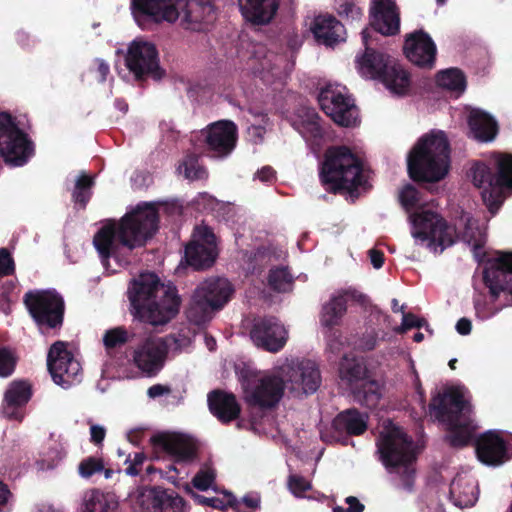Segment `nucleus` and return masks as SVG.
Returning a JSON list of instances; mask_svg holds the SVG:
<instances>
[{
	"instance_id": "1",
	"label": "nucleus",
	"mask_w": 512,
	"mask_h": 512,
	"mask_svg": "<svg viewBox=\"0 0 512 512\" xmlns=\"http://www.w3.org/2000/svg\"><path fill=\"white\" fill-rule=\"evenodd\" d=\"M158 228V213L154 204H139L119 222L108 221L95 234L93 243L103 261L114 258L120 265L128 263L126 256L143 246Z\"/></svg>"
},
{
	"instance_id": "2",
	"label": "nucleus",
	"mask_w": 512,
	"mask_h": 512,
	"mask_svg": "<svg viewBox=\"0 0 512 512\" xmlns=\"http://www.w3.org/2000/svg\"><path fill=\"white\" fill-rule=\"evenodd\" d=\"M411 235L416 245L426 247L433 253H442L451 246L456 237L473 248L475 256L486 241V228L479 221L463 215L459 225L463 230L456 235L455 229L448 226L437 213L422 211L411 216Z\"/></svg>"
},
{
	"instance_id": "3",
	"label": "nucleus",
	"mask_w": 512,
	"mask_h": 512,
	"mask_svg": "<svg viewBox=\"0 0 512 512\" xmlns=\"http://www.w3.org/2000/svg\"><path fill=\"white\" fill-rule=\"evenodd\" d=\"M128 296L134 315L154 326L166 324L179 311L176 288L161 283L154 273H142L134 279Z\"/></svg>"
},
{
	"instance_id": "4",
	"label": "nucleus",
	"mask_w": 512,
	"mask_h": 512,
	"mask_svg": "<svg viewBox=\"0 0 512 512\" xmlns=\"http://www.w3.org/2000/svg\"><path fill=\"white\" fill-rule=\"evenodd\" d=\"M131 11L138 23L145 18L170 23L180 18L181 26L194 31L215 19L210 0H132Z\"/></svg>"
},
{
	"instance_id": "5",
	"label": "nucleus",
	"mask_w": 512,
	"mask_h": 512,
	"mask_svg": "<svg viewBox=\"0 0 512 512\" xmlns=\"http://www.w3.org/2000/svg\"><path fill=\"white\" fill-rule=\"evenodd\" d=\"M408 172L414 180L436 182L450 166L449 144L442 131H431L419 139L407 158Z\"/></svg>"
},
{
	"instance_id": "6",
	"label": "nucleus",
	"mask_w": 512,
	"mask_h": 512,
	"mask_svg": "<svg viewBox=\"0 0 512 512\" xmlns=\"http://www.w3.org/2000/svg\"><path fill=\"white\" fill-rule=\"evenodd\" d=\"M429 407L433 415L447 425L451 445L461 447L470 441L476 426L470 417L471 406L462 389H447L433 397Z\"/></svg>"
},
{
	"instance_id": "7",
	"label": "nucleus",
	"mask_w": 512,
	"mask_h": 512,
	"mask_svg": "<svg viewBox=\"0 0 512 512\" xmlns=\"http://www.w3.org/2000/svg\"><path fill=\"white\" fill-rule=\"evenodd\" d=\"M380 459L390 472L399 474L403 484L411 487V479L415 474L414 464L417 450L412 439L402 428L389 423L384 426L377 440Z\"/></svg>"
},
{
	"instance_id": "8",
	"label": "nucleus",
	"mask_w": 512,
	"mask_h": 512,
	"mask_svg": "<svg viewBox=\"0 0 512 512\" xmlns=\"http://www.w3.org/2000/svg\"><path fill=\"white\" fill-rule=\"evenodd\" d=\"M368 38L369 30L364 29L362 40L365 53L356 60L359 73L369 79L380 78L392 93L404 95L410 86L409 74L395 59L371 49Z\"/></svg>"
},
{
	"instance_id": "9",
	"label": "nucleus",
	"mask_w": 512,
	"mask_h": 512,
	"mask_svg": "<svg viewBox=\"0 0 512 512\" xmlns=\"http://www.w3.org/2000/svg\"><path fill=\"white\" fill-rule=\"evenodd\" d=\"M323 183L331 189L352 191L364 186L366 176L359 160L346 147L332 148L327 151L321 170Z\"/></svg>"
},
{
	"instance_id": "10",
	"label": "nucleus",
	"mask_w": 512,
	"mask_h": 512,
	"mask_svg": "<svg viewBox=\"0 0 512 512\" xmlns=\"http://www.w3.org/2000/svg\"><path fill=\"white\" fill-rule=\"evenodd\" d=\"M189 344L184 336H150L131 347L129 360L144 376L154 377L164 367L169 348L181 351Z\"/></svg>"
},
{
	"instance_id": "11",
	"label": "nucleus",
	"mask_w": 512,
	"mask_h": 512,
	"mask_svg": "<svg viewBox=\"0 0 512 512\" xmlns=\"http://www.w3.org/2000/svg\"><path fill=\"white\" fill-rule=\"evenodd\" d=\"M495 163L497 175H493L485 164H476L471 169L473 183L483 189L482 198L492 213L502 203L501 190L512 189V155L498 154Z\"/></svg>"
},
{
	"instance_id": "12",
	"label": "nucleus",
	"mask_w": 512,
	"mask_h": 512,
	"mask_svg": "<svg viewBox=\"0 0 512 512\" xmlns=\"http://www.w3.org/2000/svg\"><path fill=\"white\" fill-rule=\"evenodd\" d=\"M233 293L231 283L225 278H210L195 290L187 310L188 319L201 325L212 318L214 311L221 309Z\"/></svg>"
},
{
	"instance_id": "13",
	"label": "nucleus",
	"mask_w": 512,
	"mask_h": 512,
	"mask_svg": "<svg viewBox=\"0 0 512 512\" xmlns=\"http://www.w3.org/2000/svg\"><path fill=\"white\" fill-rule=\"evenodd\" d=\"M284 376L279 366L272 371L246 379L243 383L245 399L261 408H272L282 398L285 389Z\"/></svg>"
},
{
	"instance_id": "14",
	"label": "nucleus",
	"mask_w": 512,
	"mask_h": 512,
	"mask_svg": "<svg viewBox=\"0 0 512 512\" xmlns=\"http://www.w3.org/2000/svg\"><path fill=\"white\" fill-rule=\"evenodd\" d=\"M33 153V148L12 116L0 113V154L4 161L12 166H22Z\"/></svg>"
},
{
	"instance_id": "15",
	"label": "nucleus",
	"mask_w": 512,
	"mask_h": 512,
	"mask_svg": "<svg viewBox=\"0 0 512 512\" xmlns=\"http://www.w3.org/2000/svg\"><path fill=\"white\" fill-rule=\"evenodd\" d=\"M24 303L39 327L56 328L62 324L64 301L55 291H29Z\"/></svg>"
},
{
	"instance_id": "16",
	"label": "nucleus",
	"mask_w": 512,
	"mask_h": 512,
	"mask_svg": "<svg viewBox=\"0 0 512 512\" xmlns=\"http://www.w3.org/2000/svg\"><path fill=\"white\" fill-rule=\"evenodd\" d=\"M318 101L325 114L338 125L349 127L356 124L358 111L344 86L326 85L321 89Z\"/></svg>"
},
{
	"instance_id": "17",
	"label": "nucleus",
	"mask_w": 512,
	"mask_h": 512,
	"mask_svg": "<svg viewBox=\"0 0 512 512\" xmlns=\"http://www.w3.org/2000/svg\"><path fill=\"white\" fill-rule=\"evenodd\" d=\"M279 373L284 376L289 390L295 394L314 393L321 382L318 366L311 360L286 359L279 365Z\"/></svg>"
},
{
	"instance_id": "18",
	"label": "nucleus",
	"mask_w": 512,
	"mask_h": 512,
	"mask_svg": "<svg viewBox=\"0 0 512 512\" xmlns=\"http://www.w3.org/2000/svg\"><path fill=\"white\" fill-rule=\"evenodd\" d=\"M47 365L56 384L66 388L79 381L80 363L67 350L65 342L57 341L51 346Z\"/></svg>"
},
{
	"instance_id": "19",
	"label": "nucleus",
	"mask_w": 512,
	"mask_h": 512,
	"mask_svg": "<svg viewBox=\"0 0 512 512\" xmlns=\"http://www.w3.org/2000/svg\"><path fill=\"white\" fill-rule=\"evenodd\" d=\"M127 68L137 79L151 76L160 79L163 72L159 68L156 47L147 41L135 40L129 47L125 57Z\"/></svg>"
},
{
	"instance_id": "20",
	"label": "nucleus",
	"mask_w": 512,
	"mask_h": 512,
	"mask_svg": "<svg viewBox=\"0 0 512 512\" xmlns=\"http://www.w3.org/2000/svg\"><path fill=\"white\" fill-rule=\"evenodd\" d=\"M217 257L216 239L213 232L204 225L197 226L192 240L185 248V258L194 269L210 267Z\"/></svg>"
},
{
	"instance_id": "21",
	"label": "nucleus",
	"mask_w": 512,
	"mask_h": 512,
	"mask_svg": "<svg viewBox=\"0 0 512 512\" xmlns=\"http://www.w3.org/2000/svg\"><path fill=\"white\" fill-rule=\"evenodd\" d=\"M199 135L207 151L214 157L223 158L235 147L237 127L232 121L220 120L202 129Z\"/></svg>"
},
{
	"instance_id": "22",
	"label": "nucleus",
	"mask_w": 512,
	"mask_h": 512,
	"mask_svg": "<svg viewBox=\"0 0 512 512\" xmlns=\"http://www.w3.org/2000/svg\"><path fill=\"white\" fill-rule=\"evenodd\" d=\"M250 335L256 346L272 353L280 351L288 339L287 330L275 318H264L256 321Z\"/></svg>"
},
{
	"instance_id": "23",
	"label": "nucleus",
	"mask_w": 512,
	"mask_h": 512,
	"mask_svg": "<svg viewBox=\"0 0 512 512\" xmlns=\"http://www.w3.org/2000/svg\"><path fill=\"white\" fill-rule=\"evenodd\" d=\"M404 52L415 65L431 68L435 62L436 45L427 33L416 31L407 36Z\"/></svg>"
},
{
	"instance_id": "24",
	"label": "nucleus",
	"mask_w": 512,
	"mask_h": 512,
	"mask_svg": "<svg viewBox=\"0 0 512 512\" xmlns=\"http://www.w3.org/2000/svg\"><path fill=\"white\" fill-rule=\"evenodd\" d=\"M370 17L371 25L382 35L390 36L399 32L400 16L393 0H372Z\"/></svg>"
},
{
	"instance_id": "25",
	"label": "nucleus",
	"mask_w": 512,
	"mask_h": 512,
	"mask_svg": "<svg viewBox=\"0 0 512 512\" xmlns=\"http://www.w3.org/2000/svg\"><path fill=\"white\" fill-rule=\"evenodd\" d=\"M476 453L482 463L492 466L500 465L508 459L506 442L495 431H487L478 437Z\"/></svg>"
},
{
	"instance_id": "26",
	"label": "nucleus",
	"mask_w": 512,
	"mask_h": 512,
	"mask_svg": "<svg viewBox=\"0 0 512 512\" xmlns=\"http://www.w3.org/2000/svg\"><path fill=\"white\" fill-rule=\"evenodd\" d=\"M311 31L316 40L326 46H333L345 40L343 24L331 15L315 17L311 25Z\"/></svg>"
},
{
	"instance_id": "27",
	"label": "nucleus",
	"mask_w": 512,
	"mask_h": 512,
	"mask_svg": "<svg viewBox=\"0 0 512 512\" xmlns=\"http://www.w3.org/2000/svg\"><path fill=\"white\" fill-rule=\"evenodd\" d=\"M158 442L177 462H188L195 456L194 442L183 434H164L159 437Z\"/></svg>"
},
{
	"instance_id": "28",
	"label": "nucleus",
	"mask_w": 512,
	"mask_h": 512,
	"mask_svg": "<svg viewBox=\"0 0 512 512\" xmlns=\"http://www.w3.org/2000/svg\"><path fill=\"white\" fill-rule=\"evenodd\" d=\"M209 409L221 422H230L240 413V406L232 394L214 391L208 395Z\"/></svg>"
},
{
	"instance_id": "29",
	"label": "nucleus",
	"mask_w": 512,
	"mask_h": 512,
	"mask_svg": "<svg viewBox=\"0 0 512 512\" xmlns=\"http://www.w3.org/2000/svg\"><path fill=\"white\" fill-rule=\"evenodd\" d=\"M468 124L473 137L481 142L492 141L498 132L494 118L480 109L470 111Z\"/></svg>"
},
{
	"instance_id": "30",
	"label": "nucleus",
	"mask_w": 512,
	"mask_h": 512,
	"mask_svg": "<svg viewBox=\"0 0 512 512\" xmlns=\"http://www.w3.org/2000/svg\"><path fill=\"white\" fill-rule=\"evenodd\" d=\"M450 495L456 506L471 507L478 499L477 484L471 477L458 475L450 485Z\"/></svg>"
},
{
	"instance_id": "31",
	"label": "nucleus",
	"mask_w": 512,
	"mask_h": 512,
	"mask_svg": "<svg viewBox=\"0 0 512 512\" xmlns=\"http://www.w3.org/2000/svg\"><path fill=\"white\" fill-rule=\"evenodd\" d=\"M249 69L255 74L271 73L277 75L278 62L280 59L268 51L265 45L257 43L251 45L249 50Z\"/></svg>"
},
{
	"instance_id": "32",
	"label": "nucleus",
	"mask_w": 512,
	"mask_h": 512,
	"mask_svg": "<svg viewBox=\"0 0 512 512\" xmlns=\"http://www.w3.org/2000/svg\"><path fill=\"white\" fill-rule=\"evenodd\" d=\"M244 2L242 13L245 18L255 24H266L274 17L277 9V0H239Z\"/></svg>"
},
{
	"instance_id": "33",
	"label": "nucleus",
	"mask_w": 512,
	"mask_h": 512,
	"mask_svg": "<svg viewBox=\"0 0 512 512\" xmlns=\"http://www.w3.org/2000/svg\"><path fill=\"white\" fill-rule=\"evenodd\" d=\"M117 506L114 494L92 489L83 494L81 512H114Z\"/></svg>"
},
{
	"instance_id": "34",
	"label": "nucleus",
	"mask_w": 512,
	"mask_h": 512,
	"mask_svg": "<svg viewBox=\"0 0 512 512\" xmlns=\"http://www.w3.org/2000/svg\"><path fill=\"white\" fill-rule=\"evenodd\" d=\"M367 414H362L355 409H349L340 413L333 421V427L344 430L348 434L359 435L367 429Z\"/></svg>"
},
{
	"instance_id": "35",
	"label": "nucleus",
	"mask_w": 512,
	"mask_h": 512,
	"mask_svg": "<svg viewBox=\"0 0 512 512\" xmlns=\"http://www.w3.org/2000/svg\"><path fill=\"white\" fill-rule=\"evenodd\" d=\"M346 311V300L343 294H337L323 305L320 322L321 325L331 328L339 324Z\"/></svg>"
},
{
	"instance_id": "36",
	"label": "nucleus",
	"mask_w": 512,
	"mask_h": 512,
	"mask_svg": "<svg viewBox=\"0 0 512 512\" xmlns=\"http://www.w3.org/2000/svg\"><path fill=\"white\" fill-rule=\"evenodd\" d=\"M160 491V487L143 488L138 490L132 497L134 507L145 512H157Z\"/></svg>"
},
{
	"instance_id": "37",
	"label": "nucleus",
	"mask_w": 512,
	"mask_h": 512,
	"mask_svg": "<svg viewBox=\"0 0 512 512\" xmlns=\"http://www.w3.org/2000/svg\"><path fill=\"white\" fill-rule=\"evenodd\" d=\"M437 83L440 87L450 91L462 93L465 90V78L456 68H450L437 74Z\"/></svg>"
},
{
	"instance_id": "38",
	"label": "nucleus",
	"mask_w": 512,
	"mask_h": 512,
	"mask_svg": "<svg viewBox=\"0 0 512 512\" xmlns=\"http://www.w3.org/2000/svg\"><path fill=\"white\" fill-rule=\"evenodd\" d=\"M366 369L356 359L344 358L340 365V377L350 385L364 378Z\"/></svg>"
},
{
	"instance_id": "39",
	"label": "nucleus",
	"mask_w": 512,
	"mask_h": 512,
	"mask_svg": "<svg viewBox=\"0 0 512 512\" xmlns=\"http://www.w3.org/2000/svg\"><path fill=\"white\" fill-rule=\"evenodd\" d=\"M178 171L183 173L188 180H200L207 177V171L198 162V157L194 154L187 155L178 167Z\"/></svg>"
},
{
	"instance_id": "40",
	"label": "nucleus",
	"mask_w": 512,
	"mask_h": 512,
	"mask_svg": "<svg viewBox=\"0 0 512 512\" xmlns=\"http://www.w3.org/2000/svg\"><path fill=\"white\" fill-rule=\"evenodd\" d=\"M31 397L29 384L23 381L12 382L5 392L4 399L15 405H25Z\"/></svg>"
},
{
	"instance_id": "41",
	"label": "nucleus",
	"mask_w": 512,
	"mask_h": 512,
	"mask_svg": "<svg viewBox=\"0 0 512 512\" xmlns=\"http://www.w3.org/2000/svg\"><path fill=\"white\" fill-rule=\"evenodd\" d=\"M157 512H184V501L175 492L161 488Z\"/></svg>"
},
{
	"instance_id": "42",
	"label": "nucleus",
	"mask_w": 512,
	"mask_h": 512,
	"mask_svg": "<svg viewBox=\"0 0 512 512\" xmlns=\"http://www.w3.org/2000/svg\"><path fill=\"white\" fill-rule=\"evenodd\" d=\"M320 118L314 110L306 111V119L302 121L299 127L300 133L306 139H318L323 135V129L320 125Z\"/></svg>"
},
{
	"instance_id": "43",
	"label": "nucleus",
	"mask_w": 512,
	"mask_h": 512,
	"mask_svg": "<svg viewBox=\"0 0 512 512\" xmlns=\"http://www.w3.org/2000/svg\"><path fill=\"white\" fill-rule=\"evenodd\" d=\"M194 501L200 505L210 506L212 508L224 510L227 506L235 505L237 509H240V504L236 502L235 497L231 493H226L224 498L218 497H205L197 494L192 490H189Z\"/></svg>"
},
{
	"instance_id": "44",
	"label": "nucleus",
	"mask_w": 512,
	"mask_h": 512,
	"mask_svg": "<svg viewBox=\"0 0 512 512\" xmlns=\"http://www.w3.org/2000/svg\"><path fill=\"white\" fill-rule=\"evenodd\" d=\"M269 285L278 292H287L292 287V276L285 268L272 269L268 278Z\"/></svg>"
},
{
	"instance_id": "45",
	"label": "nucleus",
	"mask_w": 512,
	"mask_h": 512,
	"mask_svg": "<svg viewBox=\"0 0 512 512\" xmlns=\"http://www.w3.org/2000/svg\"><path fill=\"white\" fill-rule=\"evenodd\" d=\"M356 397L362 405L372 409L378 404L380 393L377 391L375 383L364 382L361 385V390L357 392Z\"/></svg>"
},
{
	"instance_id": "46",
	"label": "nucleus",
	"mask_w": 512,
	"mask_h": 512,
	"mask_svg": "<svg viewBox=\"0 0 512 512\" xmlns=\"http://www.w3.org/2000/svg\"><path fill=\"white\" fill-rule=\"evenodd\" d=\"M93 179L86 174H82L76 181L75 189L73 191V198L75 202L85 206L91 196V187Z\"/></svg>"
},
{
	"instance_id": "47",
	"label": "nucleus",
	"mask_w": 512,
	"mask_h": 512,
	"mask_svg": "<svg viewBox=\"0 0 512 512\" xmlns=\"http://www.w3.org/2000/svg\"><path fill=\"white\" fill-rule=\"evenodd\" d=\"M216 478L215 470L205 465L203 466L193 477L192 484L198 490H208L209 488H213Z\"/></svg>"
},
{
	"instance_id": "48",
	"label": "nucleus",
	"mask_w": 512,
	"mask_h": 512,
	"mask_svg": "<svg viewBox=\"0 0 512 512\" xmlns=\"http://www.w3.org/2000/svg\"><path fill=\"white\" fill-rule=\"evenodd\" d=\"M129 340V334L123 327H116L105 332L103 343L107 349H112L125 344Z\"/></svg>"
},
{
	"instance_id": "49",
	"label": "nucleus",
	"mask_w": 512,
	"mask_h": 512,
	"mask_svg": "<svg viewBox=\"0 0 512 512\" xmlns=\"http://www.w3.org/2000/svg\"><path fill=\"white\" fill-rule=\"evenodd\" d=\"M104 470V462L98 457H87L83 459L78 465V473L84 478L88 479L94 474Z\"/></svg>"
},
{
	"instance_id": "50",
	"label": "nucleus",
	"mask_w": 512,
	"mask_h": 512,
	"mask_svg": "<svg viewBox=\"0 0 512 512\" xmlns=\"http://www.w3.org/2000/svg\"><path fill=\"white\" fill-rule=\"evenodd\" d=\"M17 356L8 347L0 346V377H9L15 369Z\"/></svg>"
},
{
	"instance_id": "51",
	"label": "nucleus",
	"mask_w": 512,
	"mask_h": 512,
	"mask_svg": "<svg viewBox=\"0 0 512 512\" xmlns=\"http://www.w3.org/2000/svg\"><path fill=\"white\" fill-rule=\"evenodd\" d=\"M402 206L410 211L420 204L421 198L417 189L412 185L405 186L399 195Z\"/></svg>"
},
{
	"instance_id": "52",
	"label": "nucleus",
	"mask_w": 512,
	"mask_h": 512,
	"mask_svg": "<svg viewBox=\"0 0 512 512\" xmlns=\"http://www.w3.org/2000/svg\"><path fill=\"white\" fill-rule=\"evenodd\" d=\"M288 488L294 496L303 497L311 489V484L304 477L293 474L288 478Z\"/></svg>"
},
{
	"instance_id": "53",
	"label": "nucleus",
	"mask_w": 512,
	"mask_h": 512,
	"mask_svg": "<svg viewBox=\"0 0 512 512\" xmlns=\"http://www.w3.org/2000/svg\"><path fill=\"white\" fill-rule=\"evenodd\" d=\"M338 11L341 16L351 19L352 21L360 19L363 15L361 8L351 2L342 3Z\"/></svg>"
},
{
	"instance_id": "54",
	"label": "nucleus",
	"mask_w": 512,
	"mask_h": 512,
	"mask_svg": "<svg viewBox=\"0 0 512 512\" xmlns=\"http://www.w3.org/2000/svg\"><path fill=\"white\" fill-rule=\"evenodd\" d=\"M21 405H15L14 403H9V401L3 400L2 404V414L4 417L21 421L23 419V413L21 411Z\"/></svg>"
},
{
	"instance_id": "55",
	"label": "nucleus",
	"mask_w": 512,
	"mask_h": 512,
	"mask_svg": "<svg viewBox=\"0 0 512 512\" xmlns=\"http://www.w3.org/2000/svg\"><path fill=\"white\" fill-rule=\"evenodd\" d=\"M14 272V261L7 249H0V277Z\"/></svg>"
},
{
	"instance_id": "56",
	"label": "nucleus",
	"mask_w": 512,
	"mask_h": 512,
	"mask_svg": "<svg viewBox=\"0 0 512 512\" xmlns=\"http://www.w3.org/2000/svg\"><path fill=\"white\" fill-rule=\"evenodd\" d=\"M52 457H49V459L42 458L40 459L37 464L41 470H49L55 468L59 462L64 458L65 454L61 451H51Z\"/></svg>"
},
{
	"instance_id": "57",
	"label": "nucleus",
	"mask_w": 512,
	"mask_h": 512,
	"mask_svg": "<svg viewBox=\"0 0 512 512\" xmlns=\"http://www.w3.org/2000/svg\"><path fill=\"white\" fill-rule=\"evenodd\" d=\"M424 323L423 319L417 318L415 315L411 313H404L402 317V330H407L410 328H420Z\"/></svg>"
},
{
	"instance_id": "58",
	"label": "nucleus",
	"mask_w": 512,
	"mask_h": 512,
	"mask_svg": "<svg viewBox=\"0 0 512 512\" xmlns=\"http://www.w3.org/2000/svg\"><path fill=\"white\" fill-rule=\"evenodd\" d=\"M106 435V429L97 424H93L90 426V439L96 445H99L103 442Z\"/></svg>"
},
{
	"instance_id": "59",
	"label": "nucleus",
	"mask_w": 512,
	"mask_h": 512,
	"mask_svg": "<svg viewBox=\"0 0 512 512\" xmlns=\"http://www.w3.org/2000/svg\"><path fill=\"white\" fill-rule=\"evenodd\" d=\"M171 393V388L162 384H155L148 388L147 395L151 399L168 395Z\"/></svg>"
},
{
	"instance_id": "60",
	"label": "nucleus",
	"mask_w": 512,
	"mask_h": 512,
	"mask_svg": "<svg viewBox=\"0 0 512 512\" xmlns=\"http://www.w3.org/2000/svg\"><path fill=\"white\" fill-rule=\"evenodd\" d=\"M369 257L371 264L375 269H380L384 263V255L381 251L376 249L369 250Z\"/></svg>"
},
{
	"instance_id": "61",
	"label": "nucleus",
	"mask_w": 512,
	"mask_h": 512,
	"mask_svg": "<svg viewBox=\"0 0 512 512\" xmlns=\"http://www.w3.org/2000/svg\"><path fill=\"white\" fill-rule=\"evenodd\" d=\"M345 502L348 505L346 512H362L364 510V505L354 496H348Z\"/></svg>"
},
{
	"instance_id": "62",
	"label": "nucleus",
	"mask_w": 512,
	"mask_h": 512,
	"mask_svg": "<svg viewBox=\"0 0 512 512\" xmlns=\"http://www.w3.org/2000/svg\"><path fill=\"white\" fill-rule=\"evenodd\" d=\"M256 177L262 182H269L275 177V171L270 166H265L257 171Z\"/></svg>"
},
{
	"instance_id": "63",
	"label": "nucleus",
	"mask_w": 512,
	"mask_h": 512,
	"mask_svg": "<svg viewBox=\"0 0 512 512\" xmlns=\"http://www.w3.org/2000/svg\"><path fill=\"white\" fill-rule=\"evenodd\" d=\"M471 321L467 318H461L456 324V330L461 335H468L471 332Z\"/></svg>"
},
{
	"instance_id": "64",
	"label": "nucleus",
	"mask_w": 512,
	"mask_h": 512,
	"mask_svg": "<svg viewBox=\"0 0 512 512\" xmlns=\"http://www.w3.org/2000/svg\"><path fill=\"white\" fill-rule=\"evenodd\" d=\"M242 503L248 508L254 509L259 506L260 498L258 495H246L242 498Z\"/></svg>"
}]
</instances>
